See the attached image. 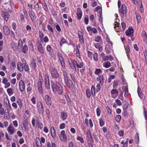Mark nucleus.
Listing matches in <instances>:
<instances>
[{
	"label": "nucleus",
	"mask_w": 147,
	"mask_h": 147,
	"mask_svg": "<svg viewBox=\"0 0 147 147\" xmlns=\"http://www.w3.org/2000/svg\"><path fill=\"white\" fill-rule=\"evenodd\" d=\"M138 93L139 97L141 99L143 98V95L142 93L141 89L139 87L138 88Z\"/></svg>",
	"instance_id": "23"
},
{
	"label": "nucleus",
	"mask_w": 147,
	"mask_h": 147,
	"mask_svg": "<svg viewBox=\"0 0 147 147\" xmlns=\"http://www.w3.org/2000/svg\"><path fill=\"white\" fill-rule=\"evenodd\" d=\"M17 102L18 103V105H19V107L20 108H21L22 107V102L20 99L19 98H18V99L17 101Z\"/></svg>",
	"instance_id": "44"
},
{
	"label": "nucleus",
	"mask_w": 147,
	"mask_h": 147,
	"mask_svg": "<svg viewBox=\"0 0 147 147\" xmlns=\"http://www.w3.org/2000/svg\"><path fill=\"white\" fill-rule=\"evenodd\" d=\"M91 92L92 93V96L93 97L95 95V88L94 86H92L91 87Z\"/></svg>",
	"instance_id": "31"
},
{
	"label": "nucleus",
	"mask_w": 147,
	"mask_h": 147,
	"mask_svg": "<svg viewBox=\"0 0 147 147\" xmlns=\"http://www.w3.org/2000/svg\"><path fill=\"white\" fill-rule=\"evenodd\" d=\"M23 123L24 130L26 131L28 129V123L27 119H26L24 120H23Z\"/></svg>",
	"instance_id": "17"
},
{
	"label": "nucleus",
	"mask_w": 147,
	"mask_h": 147,
	"mask_svg": "<svg viewBox=\"0 0 147 147\" xmlns=\"http://www.w3.org/2000/svg\"><path fill=\"white\" fill-rule=\"evenodd\" d=\"M78 36L79 39V41L81 44H83L84 42V39L82 36L81 32L80 31H78Z\"/></svg>",
	"instance_id": "13"
},
{
	"label": "nucleus",
	"mask_w": 147,
	"mask_h": 147,
	"mask_svg": "<svg viewBox=\"0 0 147 147\" xmlns=\"http://www.w3.org/2000/svg\"><path fill=\"white\" fill-rule=\"evenodd\" d=\"M63 79L66 85L69 88H73L74 87L73 83L71 80L69 79L68 75L65 71H63Z\"/></svg>",
	"instance_id": "2"
},
{
	"label": "nucleus",
	"mask_w": 147,
	"mask_h": 147,
	"mask_svg": "<svg viewBox=\"0 0 147 147\" xmlns=\"http://www.w3.org/2000/svg\"><path fill=\"white\" fill-rule=\"evenodd\" d=\"M45 113L47 115V117L49 119L50 117V112L49 110L48 109H46L45 111Z\"/></svg>",
	"instance_id": "32"
},
{
	"label": "nucleus",
	"mask_w": 147,
	"mask_h": 147,
	"mask_svg": "<svg viewBox=\"0 0 147 147\" xmlns=\"http://www.w3.org/2000/svg\"><path fill=\"white\" fill-rule=\"evenodd\" d=\"M133 29L132 28H129L125 32V34L128 36L131 37L133 35Z\"/></svg>",
	"instance_id": "10"
},
{
	"label": "nucleus",
	"mask_w": 147,
	"mask_h": 147,
	"mask_svg": "<svg viewBox=\"0 0 147 147\" xmlns=\"http://www.w3.org/2000/svg\"><path fill=\"white\" fill-rule=\"evenodd\" d=\"M19 86L21 91H23L25 88V85L24 83L22 80H21L20 81Z\"/></svg>",
	"instance_id": "14"
},
{
	"label": "nucleus",
	"mask_w": 147,
	"mask_h": 147,
	"mask_svg": "<svg viewBox=\"0 0 147 147\" xmlns=\"http://www.w3.org/2000/svg\"><path fill=\"white\" fill-rule=\"evenodd\" d=\"M3 30L4 31V34L7 36H8L10 34L9 29L7 26H5L3 27Z\"/></svg>",
	"instance_id": "12"
},
{
	"label": "nucleus",
	"mask_w": 147,
	"mask_h": 147,
	"mask_svg": "<svg viewBox=\"0 0 147 147\" xmlns=\"http://www.w3.org/2000/svg\"><path fill=\"white\" fill-rule=\"evenodd\" d=\"M26 28L27 31H28L29 32L32 31L30 25H27L26 26Z\"/></svg>",
	"instance_id": "51"
},
{
	"label": "nucleus",
	"mask_w": 147,
	"mask_h": 147,
	"mask_svg": "<svg viewBox=\"0 0 147 147\" xmlns=\"http://www.w3.org/2000/svg\"><path fill=\"white\" fill-rule=\"evenodd\" d=\"M123 115L124 117L126 118L128 117L129 114L128 113L127 111H125L123 113Z\"/></svg>",
	"instance_id": "59"
},
{
	"label": "nucleus",
	"mask_w": 147,
	"mask_h": 147,
	"mask_svg": "<svg viewBox=\"0 0 147 147\" xmlns=\"http://www.w3.org/2000/svg\"><path fill=\"white\" fill-rule=\"evenodd\" d=\"M100 84V83H98L96 85V91L97 92H98L101 89V86Z\"/></svg>",
	"instance_id": "34"
},
{
	"label": "nucleus",
	"mask_w": 147,
	"mask_h": 147,
	"mask_svg": "<svg viewBox=\"0 0 147 147\" xmlns=\"http://www.w3.org/2000/svg\"><path fill=\"white\" fill-rule=\"evenodd\" d=\"M60 139L62 141H66L67 137L65 134V131L64 130H62L61 132L60 135L59 136Z\"/></svg>",
	"instance_id": "11"
},
{
	"label": "nucleus",
	"mask_w": 147,
	"mask_h": 147,
	"mask_svg": "<svg viewBox=\"0 0 147 147\" xmlns=\"http://www.w3.org/2000/svg\"><path fill=\"white\" fill-rule=\"evenodd\" d=\"M118 91L116 89H113L111 91V94H115L116 93L118 94Z\"/></svg>",
	"instance_id": "52"
},
{
	"label": "nucleus",
	"mask_w": 147,
	"mask_h": 147,
	"mask_svg": "<svg viewBox=\"0 0 147 147\" xmlns=\"http://www.w3.org/2000/svg\"><path fill=\"white\" fill-rule=\"evenodd\" d=\"M124 131L122 130H121L118 132V135L120 137H122L123 136Z\"/></svg>",
	"instance_id": "50"
},
{
	"label": "nucleus",
	"mask_w": 147,
	"mask_h": 147,
	"mask_svg": "<svg viewBox=\"0 0 147 147\" xmlns=\"http://www.w3.org/2000/svg\"><path fill=\"white\" fill-rule=\"evenodd\" d=\"M45 100L47 105L49 107L52 104V101L50 97L48 95L45 96Z\"/></svg>",
	"instance_id": "7"
},
{
	"label": "nucleus",
	"mask_w": 147,
	"mask_h": 147,
	"mask_svg": "<svg viewBox=\"0 0 147 147\" xmlns=\"http://www.w3.org/2000/svg\"><path fill=\"white\" fill-rule=\"evenodd\" d=\"M94 72L96 75H98L100 73H102V71L100 69H97L95 70Z\"/></svg>",
	"instance_id": "37"
},
{
	"label": "nucleus",
	"mask_w": 147,
	"mask_h": 147,
	"mask_svg": "<svg viewBox=\"0 0 147 147\" xmlns=\"http://www.w3.org/2000/svg\"><path fill=\"white\" fill-rule=\"evenodd\" d=\"M88 16H87V17H85L84 18V22H85V23L87 25L88 24Z\"/></svg>",
	"instance_id": "56"
},
{
	"label": "nucleus",
	"mask_w": 147,
	"mask_h": 147,
	"mask_svg": "<svg viewBox=\"0 0 147 147\" xmlns=\"http://www.w3.org/2000/svg\"><path fill=\"white\" fill-rule=\"evenodd\" d=\"M121 116L120 115H117L115 118V120L117 122H119L121 119Z\"/></svg>",
	"instance_id": "45"
},
{
	"label": "nucleus",
	"mask_w": 147,
	"mask_h": 147,
	"mask_svg": "<svg viewBox=\"0 0 147 147\" xmlns=\"http://www.w3.org/2000/svg\"><path fill=\"white\" fill-rule=\"evenodd\" d=\"M142 35L144 36L145 37L146 39H147V35L146 32L144 30H143L142 32Z\"/></svg>",
	"instance_id": "62"
},
{
	"label": "nucleus",
	"mask_w": 147,
	"mask_h": 147,
	"mask_svg": "<svg viewBox=\"0 0 147 147\" xmlns=\"http://www.w3.org/2000/svg\"><path fill=\"white\" fill-rule=\"evenodd\" d=\"M24 70L27 72H28L29 71V68L28 65L26 64L24 65Z\"/></svg>",
	"instance_id": "41"
},
{
	"label": "nucleus",
	"mask_w": 147,
	"mask_h": 147,
	"mask_svg": "<svg viewBox=\"0 0 147 147\" xmlns=\"http://www.w3.org/2000/svg\"><path fill=\"white\" fill-rule=\"evenodd\" d=\"M37 47L38 50L39 51L40 53L42 54H43L44 53V50L42 44L40 43H38Z\"/></svg>",
	"instance_id": "15"
},
{
	"label": "nucleus",
	"mask_w": 147,
	"mask_h": 147,
	"mask_svg": "<svg viewBox=\"0 0 147 147\" xmlns=\"http://www.w3.org/2000/svg\"><path fill=\"white\" fill-rule=\"evenodd\" d=\"M2 15L3 17H5V20L6 21H7L9 16H10L8 13H7V14L6 12L4 11H2Z\"/></svg>",
	"instance_id": "19"
},
{
	"label": "nucleus",
	"mask_w": 147,
	"mask_h": 147,
	"mask_svg": "<svg viewBox=\"0 0 147 147\" xmlns=\"http://www.w3.org/2000/svg\"><path fill=\"white\" fill-rule=\"evenodd\" d=\"M28 51V48L27 45H24L20 49V51L26 54L27 53Z\"/></svg>",
	"instance_id": "21"
},
{
	"label": "nucleus",
	"mask_w": 147,
	"mask_h": 147,
	"mask_svg": "<svg viewBox=\"0 0 147 147\" xmlns=\"http://www.w3.org/2000/svg\"><path fill=\"white\" fill-rule=\"evenodd\" d=\"M144 56L146 62L147 61V50H145L144 51Z\"/></svg>",
	"instance_id": "64"
},
{
	"label": "nucleus",
	"mask_w": 147,
	"mask_h": 147,
	"mask_svg": "<svg viewBox=\"0 0 147 147\" xmlns=\"http://www.w3.org/2000/svg\"><path fill=\"white\" fill-rule=\"evenodd\" d=\"M67 42V41L65 40L64 38H62V39H61L60 42V45L61 46V47L63 44Z\"/></svg>",
	"instance_id": "38"
},
{
	"label": "nucleus",
	"mask_w": 147,
	"mask_h": 147,
	"mask_svg": "<svg viewBox=\"0 0 147 147\" xmlns=\"http://www.w3.org/2000/svg\"><path fill=\"white\" fill-rule=\"evenodd\" d=\"M49 71L51 72L52 78L53 79H58L59 78V74L56 68L51 67L49 69Z\"/></svg>",
	"instance_id": "3"
},
{
	"label": "nucleus",
	"mask_w": 147,
	"mask_h": 147,
	"mask_svg": "<svg viewBox=\"0 0 147 147\" xmlns=\"http://www.w3.org/2000/svg\"><path fill=\"white\" fill-rule=\"evenodd\" d=\"M76 15L77 16L78 19L80 20L81 19L82 16V11H80L78 12H77L76 13Z\"/></svg>",
	"instance_id": "33"
},
{
	"label": "nucleus",
	"mask_w": 147,
	"mask_h": 147,
	"mask_svg": "<svg viewBox=\"0 0 147 147\" xmlns=\"http://www.w3.org/2000/svg\"><path fill=\"white\" fill-rule=\"evenodd\" d=\"M119 11L121 17H127V8L125 4H123L121 5V7L119 9Z\"/></svg>",
	"instance_id": "4"
},
{
	"label": "nucleus",
	"mask_w": 147,
	"mask_h": 147,
	"mask_svg": "<svg viewBox=\"0 0 147 147\" xmlns=\"http://www.w3.org/2000/svg\"><path fill=\"white\" fill-rule=\"evenodd\" d=\"M29 15L33 22L34 23L36 22L35 15L32 9L30 10Z\"/></svg>",
	"instance_id": "9"
},
{
	"label": "nucleus",
	"mask_w": 147,
	"mask_h": 147,
	"mask_svg": "<svg viewBox=\"0 0 147 147\" xmlns=\"http://www.w3.org/2000/svg\"><path fill=\"white\" fill-rule=\"evenodd\" d=\"M67 115L66 113L64 112H61V119L64 121L67 119Z\"/></svg>",
	"instance_id": "18"
},
{
	"label": "nucleus",
	"mask_w": 147,
	"mask_h": 147,
	"mask_svg": "<svg viewBox=\"0 0 147 147\" xmlns=\"http://www.w3.org/2000/svg\"><path fill=\"white\" fill-rule=\"evenodd\" d=\"M93 136L96 142H98V137L95 134H93Z\"/></svg>",
	"instance_id": "60"
},
{
	"label": "nucleus",
	"mask_w": 147,
	"mask_h": 147,
	"mask_svg": "<svg viewBox=\"0 0 147 147\" xmlns=\"http://www.w3.org/2000/svg\"><path fill=\"white\" fill-rule=\"evenodd\" d=\"M100 40H101V42H102V41L101 37L99 35H97L95 37L94 41L96 42H99Z\"/></svg>",
	"instance_id": "30"
},
{
	"label": "nucleus",
	"mask_w": 147,
	"mask_h": 147,
	"mask_svg": "<svg viewBox=\"0 0 147 147\" xmlns=\"http://www.w3.org/2000/svg\"><path fill=\"white\" fill-rule=\"evenodd\" d=\"M23 64L20 63L19 66L18 65H17L18 69L21 72L23 71L24 69Z\"/></svg>",
	"instance_id": "25"
},
{
	"label": "nucleus",
	"mask_w": 147,
	"mask_h": 147,
	"mask_svg": "<svg viewBox=\"0 0 147 147\" xmlns=\"http://www.w3.org/2000/svg\"><path fill=\"white\" fill-rule=\"evenodd\" d=\"M99 123L101 127L103 126L105 124L104 121L102 120V119L101 118H100V119Z\"/></svg>",
	"instance_id": "47"
},
{
	"label": "nucleus",
	"mask_w": 147,
	"mask_h": 147,
	"mask_svg": "<svg viewBox=\"0 0 147 147\" xmlns=\"http://www.w3.org/2000/svg\"><path fill=\"white\" fill-rule=\"evenodd\" d=\"M144 110V115L145 117V119L146 120L147 119V111L146 109L144 107H143Z\"/></svg>",
	"instance_id": "42"
},
{
	"label": "nucleus",
	"mask_w": 147,
	"mask_h": 147,
	"mask_svg": "<svg viewBox=\"0 0 147 147\" xmlns=\"http://www.w3.org/2000/svg\"><path fill=\"white\" fill-rule=\"evenodd\" d=\"M30 65L32 67V68L34 70L36 69V63L35 62V60L34 58H33Z\"/></svg>",
	"instance_id": "16"
},
{
	"label": "nucleus",
	"mask_w": 147,
	"mask_h": 147,
	"mask_svg": "<svg viewBox=\"0 0 147 147\" xmlns=\"http://www.w3.org/2000/svg\"><path fill=\"white\" fill-rule=\"evenodd\" d=\"M60 61V62L61 65L62 66V67L63 68H65V62L64 60L63 59L61 60H59Z\"/></svg>",
	"instance_id": "48"
},
{
	"label": "nucleus",
	"mask_w": 147,
	"mask_h": 147,
	"mask_svg": "<svg viewBox=\"0 0 147 147\" xmlns=\"http://www.w3.org/2000/svg\"><path fill=\"white\" fill-rule=\"evenodd\" d=\"M106 109L107 110V111L108 114L109 115L111 114V111L108 106L107 107Z\"/></svg>",
	"instance_id": "58"
},
{
	"label": "nucleus",
	"mask_w": 147,
	"mask_h": 147,
	"mask_svg": "<svg viewBox=\"0 0 147 147\" xmlns=\"http://www.w3.org/2000/svg\"><path fill=\"white\" fill-rule=\"evenodd\" d=\"M7 130L9 134L10 135H12L15 133V129L13 126L10 124L7 128Z\"/></svg>",
	"instance_id": "8"
},
{
	"label": "nucleus",
	"mask_w": 147,
	"mask_h": 147,
	"mask_svg": "<svg viewBox=\"0 0 147 147\" xmlns=\"http://www.w3.org/2000/svg\"><path fill=\"white\" fill-rule=\"evenodd\" d=\"M103 65V66L106 68H108L111 66L110 63L109 61L104 63Z\"/></svg>",
	"instance_id": "26"
},
{
	"label": "nucleus",
	"mask_w": 147,
	"mask_h": 147,
	"mask_svg": "<svg viewBox=\"0 0 147 147\" xmlns=\"http://www.w3.org/2000/svg\"><path fill=\"white\" fill-rule=\"evenodd\" d=\"M52 128H53V133H52V135L51 136H52V137L53 138H55V135H56V132H55V130L54 127H53Z\"/></svg>",
	"instance_id": "53"
},
{
	"label": "nucleus",
	"mask_w": 147,
	"mask_h": 147,
	"mask_svg": "<svg viewBox=\"0 0 147 147\" xmlns=\"http://www.w3.org/2000/svg\"><path fill=\"white\" fill-rule=\"evenodd\" d=\"M45 87L48 89L50 88V83L49 76L48 74H45Z\"/></svg>",
	"instance_id": "6"
},
{
	"label": "nucleus",
	"mask_w": 147,
	"mask_h": 147,
	"mask_svg": "<svg viewBox=\"0 0 147 147\" xmlns=\"http://www.w3.org/2000/svg\"><path fill=\"white\" fill-rule=\"evenodd\" d=\"M99 77V83L101 85H102L104 83L103 76L102 75L98 76Z\"/></svg>",
	"instance_id": "24"
},
{
	"label": "nucleus",
	"mask_w": 147,
	"mask_h": 147,
	"mask_svg": "<svg viewBox=\"0 0 147 147\" xmlns=\"http://www.w3.org/2000/svg\"><path fill=\"white\" fill-rule=\"evenodd\" d=\"M105 49L108 53H110V48L109 45H107L105 47Z\"/></svg>",
	"instance_id": "46"
},
{
	"label": "nucleus",
	"mask_w": 147,
	"mask_h": 147,
	"mask_svg": "<svg viewBox=\"0 0 147 147\" xmlns=\"http://www.w3.org/2000/svg\"><path fill=\"white\" fill-rule=\"evenodd\" d=\"M87 137L90 140L93 142L94 140H93L90 132L89 129L88 130L87 132Z\"/></svg>",
	"instance_id": "20"
},
{
	"label": "nucleus",
	"mask_w": 147,
	"mask_h": 147,
	"mask_svg": "<svg viewBox=\"0 0 147 147\" xmlns=\"http://www.w3.org/2000/svg\"><path fill=\"white\" fill-rule=\"evenodd\" d=\"M47 28L48 30H50L52 33H53L54 31L53 28L51 26V25H47Z\"/></svg>",
	"instance_id": "49"
},
{
	"label": "nucleus",
	"mask_w": 147,
	"mask_h": 147,
	"mask_svg": "<svg viewBox=\"0 0 147 147\" xmlns=\"http://www.w3.org/2000/svg\"><path fill=\"white\" fill-rule=\"evenodd\" d=\"M100 109L99 108H97L96 109V113L97 116H99L100 114Z\"/></svg>",
	"instance_id": "57"
},
{
	"label": "nucleus",
	"mask_w": 147,
	"mask_h": 147,
	"mask_svg": "<svg viewBox=\"0 0 147 147\" xmlns=\"http://www.w3.org/2000/svg\"><path fill=\"white\" fill-rule=\"evenodd\" d=\"M125 49L126 50V53L127 54V55L128 57L129 56V53L130 51V49L129 48V47L128 45L126 46H124Z\"/></svg>",
	"instance_id": "27"
},
{
	"label": "nucleus",
	"mask_w": 147,
	"mask_h": 147,
	"mask_svg": "<svg viewBox=\"0 0 147 147\" xmlns=\"http://www.w3.org/2000/svg\"><path fill=\"white\" fill-rule=\"evenodd\" d=\"M136 18L137 20V23L139 24L141 21V16L139 14L136 15Z\"/></svg>",
	"instance_id": "36"
},
{
	"label": "nucleus",
	"mask_w": 147,
	"mask_h": 147,
	"mask_svg": "<svg viewBox=\"0 0 147 147\" xmlns=\"http://www.w3.org/2000/svg\"><path fill=\"white\" fill-rule=\"evenodd\" d=\"M57 54L58 55V57L59 58V60H61L63 59V57L61 53H57Z\"/></svg>",
	"instance_id": "61"
},
{
	"label": "nucleus",
	"mask_w": 147,
	"mask_h": 147,
	"mask_svg": "<svg viewBox=\"0 0 147 147\" xmlns=\"http://www.w3.org/2000/svg\"><path fill=\"white\" fill-rule=\"evenodd\" d=\"M53 92L55 93L57 92L59 94H61L63 91V87L61 84L58 82L55 83H53L51 84Z\"/></svg>",
	"instance_id": "1"
},
{
	"label": "nucleus",
	"mask_w": 147,
	"mask_h": 147,
	"mask_svg": "<svg viewBox=\"0 0 147 147\" xmlns=\"http://www.w3.org/2000/svg\"><path fill=\"white\" fill-rule=\"evenodd\" d=\"M77 139L78 140L80 141L82 143H84V141L82 137L78 136L77 137Z\"/></svg>",
	"instance_id": "40"
},
{
	"label": "nucleus",
	"mask_w": 147,
	"mask_h": 147,
	"mask_svg": "<svg viewBox=\"0 0 147 147\" xmlns=\"http://www.w3.org/2000/svg\"><path fill=\"white\" fill-rule=\"evenodd\" d=\"M23 46L22 41L21 39H20L19 40L18 45V49L19 51H20V49Z\"/></svg>",
	"instance_id": "22"
},
{
	"label": "nucleus",
	"mask_w": 147,
	"mask_h": 147,
	"mask_svg": "<svg viewBox=\"0 0 147 147\" xmlns=\"http://www.w3.org/2000/svg\"><path fill=\"white\" fill-rule=\"evenodd\" d=\"M97 55V53H95L93 55V59L95 61H97L98 59Z\"/></svg>",
	"instance_id": "43"
},
{
	"label": "nucleus",
	"mask_w": 147,
	"mask_h": 147,
	"mask_svg": "<svg viewBox=\"0 0 147 147\" xmlns=\"http://www.w3.org/2000/svg\"><path fill=\"white\" fill-rule=\"evenodd\" d=\"M115 102L117 105L120 106L121 105V101L119 99H117L115 100Z\"/></svg>",
	"instance_id": "63"
},
{
	"label": "nucleus",
	"mask_w": 147,
	"mask_h": 147,
	"mask_svg": "<svg viewBox=\"0 0 147 147\" xmlns=\"http://www.w3.org/2000/svg\"><path fill=\"white\" fill-rule=\"evenodd\" d=\"M37 109L39 114H43L44 112V108L41 101H39L37 102Z\"/></svg>",
	"instance_id": "5"
},
{
	"label": "nucleus",
	"mask_w": 147,
	"mask_h": 147,
	"mask_svg": "<svg viewBox=\"0 0 147 147\" xmlns=\"http://www.w3.org/2000/svg\"><path fill=\"white\" fill-rule=\"evenodd\" d=\"M65 96L67 101V103L69 104H71V102L70 98L69 96L67 94H65Z\"/></svg>",
	"instance_id": "28"
},
{
	"label": "nucleus",
	"mask_w": 147,
	"mask_h": 147,
	"mask_svg": "<svg viewBox=\"0 0 147 147\" xmlns=\"http://www.w3.org/2000/svg\"><path fill=\"white\" fill-rule=\"evenodd\" d=\"M90 90L89 89H87L86 90V96L88 98H90L91 96V94L90 93Z\"/></svg>",
	"instance_id": "35"
},
{
	"label": "nucleus",
	"mask_w": 147,
	"mask_h": 147,
	"mask_svg": "<svg viewBox=\"0 0 147 147\" xmlns=\"http://www.w3.org/2000/svg\"><path fill=\"white\" fill-rule=\"evenodd\" d=\"M117 23L116 24H115V26L114 28H115V29L116 30V31H118L117 30V27L118 28H119L121 26L120 25L119 26V25L120 24L116 22Z\"/></svg>",
	"instance_id": "55"
},
{
	"label": "nucleus",
	"mask_w": 147,
	"mask_h": 147,
	"mask_svg": "<svg viewBox=\"0 0 147 147\" xmlns=\"http://www.w3.org/2000/svg\"><path fill=\"white\" fill-rule=\"evenodd\" d=\"M119 81H115L114 82V83L113 84V88H115L118 85V83Z\"/></svg>",
	"instance_id": "54"
},
{
	"label": "nucleus",
	"mask_w": 147,
	"mask_h": 147,
	"mask_svg": "<svg viewBox=\"0 0 147 147\" xmlns=\"http://www.w3.org/2000/svg\"><path fill=\"white\" fill-rule=\"evenodd\" d=\"M129 105V104L128 102H125L123 106V108L124 110H126L128 108Z\"/></svg>",
	"instance_id": "39"
},
{
	"label": "nucleus",
	"mask_w": 147,
	"mask_h": 147,
	"mask_svg": "<svg viewBox=\"0 0 147 147\" xmlns=\"http://www.w3.org/2000/svg\"><path fill=\"white\" fill-rule=\"evenodd\" d=\"M39 35L40 40V41H41L43 39V38L44 36V34L41 31H39Z\"/></svg>",
	"instance_id": "29"
}]
</instances>
